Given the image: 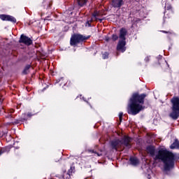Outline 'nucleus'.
<instances>
[{"mask_svg": "<svg viewBox=\"0 0 179 179\" xmlns=\"http://www.w3.org/2000/svg\"><path fill=\"white\" fill-rule=\"evenodd\" d=\"M69 173H71V169L69 171Z\"/></svg>", "mask_w": 179, "mask_h": 179, "instance_id": "25", "label": "nucleus"}, {"mask_svg": "<svg viewBox=\"0 0 179 179\" xmlns=\"http://www.w3.org/2000/svg\"><path fill=\"white\" fill-rule=\"evenodd\" d=\"M112 38H113V41H115L118 40V36L113 34L112 36Z\"/></svg>", "mask_w": 179, "mask_h": 179, "instance_id": "16", "label": "nucleus"}, {"mask_svg": "<svg viewBox=\"0 0 179 179\" xmlns=\"http://www.w3.org/2000/svg\"><path fill=\"white\" fill-rule=\"evenodd\" d=\"M102 57L103 59H107V58H108V52L103 53Z\"/></svg>", "mask_w": 179, "mask_h": 179, "instance_id": "15", "label": "nucleus"}, {"mask_svg": "<svg viewBox=\"0 0 179 179\" xmlns=\"http://www.w3.org/2000/svg\"><path fill=\"white\" fill-rule=\"evenodd\" d=\"M171 103H172V112L169 114V117L172 120H177L179 117V98L177 96L173 97Z\"/></svg>", "mask_w": 179, "mask_h": 179, "instance_id": "3", "label": "nucleus"}, {"mask_svg": "<svg viewBox=\"0 0 179 179\" xmlns=\"http://www.w3.org/2000/svg\"><path fill=\"white\" fill-rule=\"evenodd\" d=\"M125 36H127V29L122 28L120 31V41L117 46V51H121V52H125V50H127V48H125V44H127Z\"/></svg>", "mask_w": 179, "mask_h": 179, "instance_id": "4", "label": "nucleus"}, {"mask_svg": "<svg viewBox=\"0 0 179 179\" xmlns=\"http://www.w3.org/2000/svg\"><path fill=\"white\" fill-rule=\"evenodd\" d=\"M130 163L133 166H137V164H139V160L136 157H131L130 158Z\"/></svg>", "mask_w": 179, "mask_h": 179, "instance_id": "10", "label": "nucleus"}, {"mask_svg": "<svg viewBox=\"0 0 179 179\" xmlns=\"http://www.w3.org/2000/svg\"><path fill=\"white\" fill-rule=\"evenodd\" d=\"M0 19H1V20H7L8 22L16 23V18L10 15H0Z\"/></svg>", "mask_w": 179, "mask_h": 179, "instance_id": "8", "label": "nucleus"}, {"mask_svg": "<svg viewBox=\"0 0 179 179\" xmlns=\"http://www.w3.org/2000/svg\"><path fill=\"white\" fill-rule=\"evenodd\" d=\"M146 152L155 162L157 160L162 162V171L164 173H167L174 169V159L176 158V155L169 151L167 148L162 147L156 151L154 146L150 145L147 147Z\"/></svg>", "mask_w": 179, "mask_h": 179, "instance_id": "1", "label": "nucleus"}, {"mask_svg": "<svg viewBox=\"0 0 179 179\" xmlns=\"http://www.w3.org/2000/svg\"><path fill=\"white\" fill-rule=\"evenodd\" d=\"M88 25V27H90V21H87V23H86V26H87Z\"/></svg>", "mask_w": 179, "mask_h": 179, "instance_id": "20", "label": "nucleus"}, {"mask_svg": "<svg viewBox=\"0 0 179 179\" xmlns=\"http://www.w3.org/2000/svg\"><path fill=\"white\" fill-rule=\"evenodd\" d=\"M20 43H23V44H25L26 45H30L33 43V41L31 39L24 35H21L20 38Z\"/></svg>", "mask_w": 179, "mask_h": 179, "instance_id": "7", "label": "nucleus"}, {"mask_svg": "<svg viewBox=\"0 0 179 179\" xmlns=\"http://www.w3.org/2000/svg\"><path fill=\"white\" fill-rule=\"evenodd\" d=\"M87 2V0H78V3L80 6H84V5H86Z\"/></svg>", "mask_w": 179, "mask_h": 179, "instance_id": "13", "label": "nucleus"}, {"mask_svg": "<svg viewBox=\"0 0 179 179\" xmlns=\"http://www.w3.org/2000/svg\"><path fill=\"white\" fill-rule=\"evenodd\" d=\"M171 149H179V141L178 139H176L173 143L170 146Z\"/></svg>", "mask_w": 179, "mask_h": 179, "instance_id": "11", "label": "nucleus"}, {"mask_svg": "<svg viewBox=\"0 0 179 179\" xmlns=\"http://www.w3.org/2000/svg\"><path fill=\"white\" fill-rule=\"evenodd\" d=\"M93 20H94V19H93V18H92V19H91V20H90V22H93Z\"/></svg>", "mask_w": 179, "mask_h": 179, "instance_id": "23", "label": "nucleus"}, {"mask_svg": "<svg viewBox=\"0 0 179 179\" xmlns=\"http://www.w3.org/2000/svg\"><path fill=\"white\" fill-rule=\"evenodd\" d=\"M145 97L146 94H133L127 105L128 114H130V115H136V114H139L141 111L145 110L143 104L145 103Z\"/></svg>", "mask_w": 179, "mask_h": 179, "instance_id": "2", "label": "nucleus"}, {"mask_svg": "<svg viewBox=\"0 0 179 179\" xmlns=\"http://www.w3.org/2000/svg\"><path fill=\"white\" fill-rule=\"evenodd\" d=\"M105 40H106V41H110V38L106 37Z\"/></svg>", "mask_w": 179, "mask_h": 179, "instance_id": "21", "label": "nucleus"}, {"mask_svg": "<svg viewBox=\"0 0 179 179\" xmlns=\"http://www.w3.org/2000/svg\"><path fill=\"white\" fill-rule=\"evenodd\" d=\"M92 16H93L94 20H96V21L100 20L101 22V19L97 18V17L99 16V13H97V12L94 13Z\"/></svg>", "mask_w": 179, "mask_h": 179, "instance_id": "14", "label": "nucleus"}, {"mask_svg": "<svg viewBox=\"0 0 179 179\" xmlns=\"http://www.w3.org/2000/svg\"><path fill=\"white\" fill-rule=\"evenodd\" d=\"M145 61H146L147 62L149 61V57H147L145 58Z\"/></svg>", "mask_w": 179, "mask_h": 179, "instance_id": "22", "label": "nucleus"}, {"mask_svg": "<svg viewBox=\"0 0 179 179\" xmlns=\"http://www.w3.org/2000/svg\"><path fill=\"white\" fill-rule=\"evenodd\" d=\"M111 5L113 8H120L124 5V0H112Z\"/></svg>", "mask_w": 179, "mask_h": 179, "instance_id": "9", "label": "nucleus"}, {"mask_svg": "<svg viewBox=\"0 0 179 179\" xmlns=\"http://www.w3.org/2000/svg\"><path fill=\"white\" fill-rule=\"evenodd\" d=\"M31 68L30 65H27L24 69V71H22V73H24V75H27V73H29V69Z\"/></svg>", "mask_w": 179, "mask_h": 179, "instance_id": "12", "label": "nucleus"}, {"mask_svg": "<svg viewBox=\"0 0 179 179\" xmlns=\"http://www.w3.org/2000/svg\"><path fill=\"white\" fill-rule=\"evenodd\" d=\"M122 115H124V113L122 112H120L119 113V119H120V122H121V121H122Z\"/></svg>", "mask_w": 179, "mask_h": 179, "instance_id": "17", "label": "nucleus"}, {"mask_svg": "<svg viewBox=\"0 0 179 179\" xmlns=\"http://www.w3.org/2000/svg\"><path fill=\"white\" fill-rule=\"evenodd\" d=\"M2 153H5V149L2 148L0 150V156L2 155Z\"/></svg>", "mask_w": 179, "mask_h": 179, "instance_id": "19", "label": "nucleus"}, {"mask_svg": "<svg viewBox=\"0 0 179 179\" xmlns=\"http://www.w3.org/2000/svg\"><path fill=\"white\" fill-rule=\"evenodd\" d=\"M91 153H95V155H97V156L100 157L102 155L101 153H97L96 152H94V150H89Z\"/></svg>", "mask_w": 179, "mask_h": 179, "instance_id": "18", "label": "nucleus"}, {"mask_svg": "<svg viewBox=\"0 0 179 179\" xmlns=\"http://www.w3.org/2000/svg\"><path fill=\"white\" fill-rule=\"evenodd\" d=\"M163 31V33H167V31Z\"/></svg>", "mask_w": 179, "mask_h": 179, "instance_id": "24", "label": "nucleus"}, {"mask_svg": "<svg viewBox=\"0 0 179 179\" xmlns=\"http://www.w3.org/2000/svg\"><path fill=\"white\" fill-rule=\"evenodd\" d=\"M124 142L121 140H115L111 142V147L115 150H117L118 148H121L122 145H124L127 148H131V145H129V142H131V138L124 136L123 138Z\"/></svg>", "mask_w": 179, "mask_h": 179, "instance_id": "5", "label": "nucleus"}, {"mask_svg": "<svg viewBox=\"0 0 179 179\" xmlns=\"http://www.w3.org/2000/svg\"><path fill=\"white\" fill-rule=\"evenodd\" d=\"M87 38H89V36L86 37L80 34H75L71 36L70 44L71 45H76V44H79V43H82V41H85Z\"/></svg>", "mask_w": 179, "mask_h": 179, "instance_id": "6", "label": "nucleus"}]
</instances>
